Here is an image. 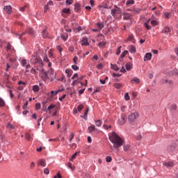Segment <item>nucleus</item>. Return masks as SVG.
<instances>
[{
    "label": "nucleus",
    "mask_w": 178,
    "mask_h": 178,
    "mask_svg": "<svg viewBox=\"0 0 178 178\" xmlns=\"http://www.w3.org/2000/svg\"><path fill=\"white\" fill-rule=\"evenodd\" d=\"M81 10V9L80 8V3H75L74 4V12H76V13H79V12H80Z\"/></svg>",
    "instance_id": "9d476101"
},
{
    "label": "nucleus",
    "mask_w": 178,
    "mask_h": 178,
    "mask_svg": "<svg viewBox=\"0 0 178 178\" xmlns=\"http://www.w3.org/2000/svg\"><path fill=\"white\" fill-rule=\"evenodd\" d=\"M86 90V89H81L79 90V95H81V94H83V92H84V91Z\"/></svg>",
    "instance_id": "680f3d73"
},
{
    "label": "nucleus",
    "mask_w": 178,
    "mask_h": 178,
    "mask_svg": "<svg viewBox=\"0 0 178 178\" xmlns=\"http://www.w3.org/2000/svg\"><path fill=\"white\" fill-rule=\"evenodd\" d=\"M129 148H130L129 145H126L123 146L124 151H129Z\"/></svg>",
    "instance_id": "8fccbe9b"
},
{
    "label": "nucleus",
    "mask_w": 178,
    "mask_h": 178,
    "mask_svg": "<svg viewBox=\"0 0 178 178\" xmlns=\"http://www.w3.org/2000/svg\"><path fill=\"white\" fill-rule=\"evenodd\" d=\"M128 54H129V51L125 50V51H124L123 53L121 54L120 57L121 58H124V56H126V55Z\"/></svg>",
    "instance_id": "72a5a7b5"
},
{
    "label": "nucleus",
    "mask_w": 178,
    "mask_h": 178,
    "mask_svg": "<svg viewBox=\"0 0 178 178\" xmlns=\"http://www.w3.org/2000/svg\"><path fill=\"white\" fill-rule=\"evenodd\" d=\"M42 35L43 38H48V32H47V30H43L42 32Z\"/></svg>",
    "instance_id": "4be33fe9"
},
{
    "label": "nucleus",
    "mask_w": 178,
    "mask_h": 178,
    "mask_svg": "<svg viewBox=\"0 0 178 178\" xmlns=\"http://www.w3.org/2000/svg\"><path fill=\"white\" fill-rule=\"evenodd\" d=\"M47 76H49V77L51 79H56V77L55 76H56V73L54 72V70H49L47 72Z\"/></svg>",
    "instance_id": "423d86ee"
},
{
    "label": "nucleus",
    "mask_w": 178,
    "mask_h": 178,
    "mask_svg": "<svg viewBox=\"0 0 178 178\" xmlns=\"http://www.w3.org/2000/svg\"><path fill=\"white\" fill-rule=\"evenodd\" d=\"M132 83H136V84H138L140 83V79L137 77H134L131 81Z\"/></svg>",
    "instance_id": "5701e85b"
},
{
    "label": "nucleus",
    "mask_w": 178,
    "mask_h": 178,
    "mask_svg": "<svg viewBox=\"0 0 178 178\" xmlns=\"http://www.w3.org/2000/svg\"><path fill=\"white\" fill-rule=\"evenodd\" d=\"M145 29H147V30H151V26H149V25H148V22H145Z\"/></svg>",
    "instance_id": "37998d69"
},
{
    "label": "nucleus",
    "mask_w": 178,
    "mask_h": 178,
    "mask_svg": "<svg viewBox=\"0 0 178 178\" xmlns=\"http://www.w3.org/2000/svg\"><path fill=\"white\" fill-rule=\"evenodd\" d=\"M163 165L166 168H172V166H173V162L168 161V162L164 163Z\"/></svg>",
    "instance_id": "dca6fc26"
},
{
    "label": "nucleus",
    "mask_w": 178,
    "mask_h": 178,
    "mask_svg": "<svg viewBox=\"0 0 178 178\" xmlns=\"http://www.w3.org/2000/svg\"><path fill=\"white\" fill-rule=\"evenodd\" d=\"M26 33H27V34H30L31 35H34V34H35L34 29H33L31 27L27 28Z\"/></svg>",
    "instance_id": "f8f14e48"
},
{
    "label": "nucleus",
    "mask_w": 178,
    "mask_h": 178,
    "mask_svg": "<svg viewBox=\"0 0 178 178\" xmlns=\"http://www.w3.org/2000/svg\"><path fill=\"white\" fill-rule=\"evenodd\" d=\"M43 60H44V62H47V63H49V59H48V56H45L43 58Z\"/></svg>",
    "instance_id": "864d4df0"
},
{
    "label": "nucleus",
    "mask_w": 178,
    "mask_h": 178,
    "mask_svg": "<svg viewBox=\"0 0 178 178\" xmlns=\"http://www.w3.org/2000/svg\"><path fill=\"white\" fill-rule=\"evenodd\" d=\"M123 19H124V20H129V19H130V15H129V14L124 15Z\"/></svg>",
    "instance_id": "f704fd0d"
},
{
    "label": "nucleus",
    "mask_w": 178,
    "mask_h": 178,
    "mask_svg": "<svg viewBox=\"0 0 178 178\" xmlns=\"http://www.w3.org/2000/svg\"><path fill=\"white\" fill-rule=\"evenodd\" d=\"M5 106V101L0 97V107Z\"/></svg>",
    "instance_id": "e433bc0d"
},
{
    "label": "nucleus",
    "mask_w": 178,
    "mask_h": 178,
    "mask_svg": "<svg viewBox=\"0 0 178 178\" xmlns=\"http://www.w3.org/2000/svg\"><path fill=\"white\" fill-rule=\"evenodd\" d=\"M121 48H122V46H120V47L117 49L116 55H120V52H122V51L120 50Z\"/></svg>",
    "instance_id": "a19ab883"
},
{
    "label": "nucleus",
    "mask_w": 178,
    "mask_h": 178,
    "mask_svg": "<svg viewBox=\"0 0 178 178\" xmlns=\"http://www.w3.org/2000/svg\"><path fill=\"white\" fill-rule=\"evenodd\" d=\"M122 83H116L114 84V87L117 89L122 88Z\"/></svg>",
    "instance_id": "c756f323"
},
{
    "label": "nucleus",
    "mask_w": 178,
    "mask_h": 178,
    "mask_svg": "<svg viewBox=\"0 0 178 178\" xmlns=\"http://www.w3.org/2000/svg\"><path fill=\"white\" fill-rule=\"evenodd\" d=\"M21 65L22 67H24L27 65V60L26 59H22L21 60Z\"/></svg>",
    "instance_id": "a878e982"
},
{
    "label": "nucleus",
    "mask_w": 178,
    "mask_h": 178,
    "mask_svg": "<svg viewBox=\"0 0 178 178\" xmlns=\"http://www.w3.org/2000/svg\"><path fill=\"white\" fill-rule=\"evenodd\" d=\"M161 83H163V84H166V83H168V84H170V86H173V81L172 80L163 79L161 81Z\"/></svg>",
    "instance_id": "2eb2a0df"
},
{
    "label": "nucleus",
    "mask_w": 178,
    "mask_h": 178,
    "mask_svg": "<svg viewBox=\"0 0 178 178\" xmlns=\"http://www.w3.org/2000/svg\"><path fill=\"white\" fill-rule=\"evenodd\" d=\"M151 24H152V26H156L157 22L156 20H152L151 21Z\"/></svg>",
    "instance_id": "e2e57ef3"
},
{
    "label": "nucleus",
    "mask_w": 178,
    "mask_h": 178,
    "mask_svg": "<svg viewBox=\"0 0 178 178\" xmlns=\"http://www.w3.org/2000/svg\"><path fill=\"white\" fill-rule=\"evenodd\" d=\"M106 43L104 42H101L98 44L99 48H104L105 47Z\"/></svg>",
    "instance_id": "4c0bfd02"
},
{
    "label": "nucleus",
    "mask_w": 178,
    "mask_h": 178,
    "mask_svg": "<svg viewBox=\"0 0 178 178\" xmlns=\"http://www.w3.org/2000/svg\"><path fill=\"white\" fill-rule=\"evenodd\" d=\"M24 34V33H22V34H19V33H16L15 34V37L17 38H19V40H20V38H22V37L23 36V35Z\"/></svg>",
    "instance_id": "ea45409f"
},
{
    "label": "nucleus",
    "mask_w": 178,
    "mask_h": 178,
    "mask_svg": "<svg viewBox=\"0 0 178 178\" xmlns=\"http://www.w3.org/2000/svg\"><path fill=\"white\" fill-rule=\"evenodd\" d=\"M177 148V144H176V143H173L167 147V151L168 152H170V154H172L176 151Z\"/></svg>",
    "instance_id": "20e7f679"
},
{
    "label": "nucleus",
    "mask_w": 178,
    "mask_h": 178,
    "mask_svg": "<svg viewBox=\"0 0 178 178\" xmlns=\"http://www.w3.org/2000/svg\"><path fill=\"white\" fill-rule=\"evenodd\" d=\"M3 9L6 12V13H8V15H10V13H12V6H5Z\"/></svg>",
    "instance_id": "1a4fd4ad"
},
{
    "label": "nucleus",
    "mask_w": 178,
    "mask_h": 178,
    "mask_svg": "<svg viewBox=\"0 0 178 178\" xmlns=\"http://www.w3.org/2000/svg\"><path fill=\"white\" fill-rule=\"evenodd\" d=\"M125 69H126V70H128V71L131 70V63H126Z\"/></svg>",
    "instance_id": "393cba45"
},
{
    "label": "nucleus",
    "mask_w": 178,
    "mask_h": 178,
    "mask_svg": "<svg viewBox=\"0 0 178 178\" xmlns=\"http://www.w3.org/2000/svg\"><path fill=\"white\" fill-rule=\"evenodd\" d=\"M60 37L63 41H66L67 40V36H66L63 34L60 35Z\"/></svg>",
    "instance_id": "49530a36"
},
{
    "label": "nucleus",
    "mask_w": 178,
    "mask_h": 178,
    "mask_svg": "<svg viewBox=\"0 0 178 178\" xmlns=\"http://www.w3.org/2000/svg\"><path fill=\"white\" fill-rule=\"evenodd\" d=\"M64 98H66V95H63L62 97H59V101H63Z\"/></svg>",
    "instance_id": "69168bd1"
},
{
    "label": "nucleus",
    "mask_w": 178,
    "mask_h": 178,
    "mask_svg": "<svg viewBox=\"0 0 178 178\" xmlns=\"http://www.w3.org/2000/svg\"><path fill=\"white\" fill-rule=\"evenodd\" d=\"M134 13H140V12H141V10H140V8H136L134 9Z\"/></svg>",
    "instance_id": "09e8293b"
},
{
    "label": "nucleus",
    "mask_w": 178,
    "mask_h": 178,
    "mask_svg": "<svg viewBox=\"0 0 178 178\" xmlns=\"http://www.w3.org/2000/svg\"><path fill=\"white\" fill-rule=\"evenodd\" d=\"M7 127H8V129H15V126H13V124H10V123H8V124Z\"/></svg>",
    "instance_id": "c03bdc74"
},
{
    "label": "nucleus",
    "mask_w": 178,
    "mask_h": 178,
    "mask_svg": "<svg viewBox=\"0 0 178 178\" xmlns=\"http://www.w3.org/2000/svg\"><path fill=\"white\" fill-rule=\"evenodd\" d=\"M49 9V7H48V5L44 6V13H47Z\"/></svg>",
    "instance_id": "bf43d9fd"
},
{
    "label": "nucleus",
    "mask_w": 178,
    "mask_h": 178,
    "mask_svg": "<svg viewBox=\"0 0 178 178\" xmlns=\"http://www.w3.org/2000/svg\"><path fill=\"white\" fill-rule=\"evenodd\" d=\"M178 70L177 69H174L172 71L170 72V76H177Z\"/></svg>",
    "instance_id": "a211bd4d"
},
{
    "label": "nucleus",
    "mask_w": 178,
    "mask_h": 178,
    "mask_svg": "<svg viewBox=\"0 0 178 178\" xmlns=\"http://www.w3.org/2000/svg\"><path fill=\"white\" fill-rule=\"evenodd\" d=\"M77 155V152H75L72 156L70 161H73V159H76V156Z\"/></svg>",
    "instance_id": "052dcab7"
},
{
    "label": "nucleus",
    "mask_w": 178,
    "mask_h": 178,
    "mask_svg": "<svg viewBox=\"0 0 178 178\" xmlns=\"http://www.w3.org/2000/svg\"><path fill=\"white\" fill-rule=\"evenodd\" d=\"M116 10H115V9H112V10H111V15H112V16H115V15H116V13H118L116 12Z\"/></svg>",
    "instance_id": "603ef678"
},
{
    "label": "nucleus",
    "mask_w": 178,
    "mask_h": 178,
    "mask_svg": "<svg viewBox=\"0 0 178 178\" xmlns=\"http://www.w3.org/2000/svg\"><path fill=\"white\" fill-rule=\"evenodd\" d=\"M103 127H104V129L106 130H109V129H111L112 128V126L109 125V126H107L106 124H104L103 125Z\"/></svg>",
    "instance_id": "de8ad7c7"
},
{
    "label": "nucleus",
    "mask_w": 178,
    "mask_h": 178,
    "mask_svg": "<svg viewBox=\"0 0 178 178\" xmlns=\"http://www.w3.org/2000/svg\"><path fill=\"white\" fill-rule=\"evenodd\" d=\"M170 31H172V27L165 26L163 29L161 33L165 34L166 35H168V34L170 35Z\"/></svg>",
    "instance_id": "39448f33"
},
{
    "label": "nucleus",
    "mask_w": 178,
    "mask_h": 178,
    "mask_svg": "<svg viewBox=\"0 0 178 178\" xmlns=\"http://www.w3.org/2000/svg\"><path fill=\"white\" fill-rule=\"evenodd\" d=\"M111 69H112V70H115V72H118V70H119V67H118V65L116 64H111Z\"/></svg>",
    "instance_id": "f3484780"
},
{
    "label": "nucleus",
    "mask_w": 178,
    "mask_h": 178,
    "mask_svg": "<svg viewBox=\"0 0 178 178\" xmlns=\"http://www.w3.org/2000/svg\"><path fill=\"white\" fill-rule=\"evenodd\" d=\"M103 67H104V65L101 63L97 65V69H102Z\"/></svg>",
    "instance_id": "774afa93"
},
{
    "label": "nucleus",
    "mask_w": 178,
    "mask_h": 178,
    "mask_svg": "<svg viewBox=\"0 0 178 178\" xmlns=\"http://www.w3.org/2000/svg\"><path fill=\"white\" fill-rule=\"evenodd\" d=\"M113 77H120V76H122V74L113 73Z\"/></svg>",
    "instance_id": "0e129e2a"
},
{
    "label": "nucleus",
    "mask_w": 178,
    "mask_h": 178,
    "mask_svg": "<svg viewBox=\"0 0 178 178\" xmlns=\"http://www.w3.org/2000/svg\"><path fill=\"white\" fill-rule=\"evenodd\" d=\"M106 161L107 162H111L112 161V157L108 156L106 158Z\"/></svg>",
    "instance_id": "13d9d810"
},
{
    "label": "nucleus",
    "mask_w": 178,
    "mask_h": 178,
    "mask_svg": "<svg viewBox=\"0 0 178 178\" xmlns=\"http://www.w3.org/2000/svg\"><path fill=\"white\" fill-rule=\"evenodd\" d=\"M30 63L34 65V67L36 68V70L44 74V79H49L48 76V72L44 70V63L41 58H39L36 56H33L32 58L30 59Z\"/></svg>",
    "instance_id": "f257e3e1"
},
{
    "label": "nucleus",
    "mask_w": 178,
    "mask_h": 178,
    "mask_svg": "<svg viewBox=\"0 0 178 178\" xmlns=\"http://www.w3.org/2000/svg\"><path fill=\"white\" fill-rule=\"evenodd\" d=\"M152 58V54L146 53L145 56H144L143 60L145 62H147V60H151Z\"/></svg>",
    "instance_id": "6e6552de"
},
{
    "label": "nucleus",
    "mask_w": 178,
    "mask_h": 178,
    "mask_svg": "<svg viewBox=\"0 0 178 178\" xmlns=\"http://www.w3.org/2000/svg\"><path fill=\"white\" fill-rule=\"evenodd\" d=\"M137 118H138V113H131L128 116V122L130 123V124H133L134 122L137 120Z\"/></svg>",
    "instance_id": "7ed1b4c3"
},
{
    "label": "nucleus",
    "mask_w": 178,
    "mask_h": 178,
    "mask_svg": "<svg viewBox=\"0 0 178 178\" xmlns=\"http://www.w3.org/2000/svg\"><path fill=\"white\" fill-rule=\"evenodd\" d=\"M95 124L97 127H101V126H102V121H101V120H95Z\"/></svg>",
    "instance_id": "412c9836"
},
{
    "label": "nucleus",
    "mask_w": 178,
    "mask_h": 178,
    "mask_svg": "<svg viewBox=\"0 0 178 178\" xmlns=\"http://www.w3.org/2000/svg\"><path fill=\"white\" fill-rule=\"evenodd\" d=\"M88 130L89 133H92V131L95 130V125H91L90 127H88Z\"/></svg>",
    "instance_id": "b1692460"
},
{
    "label": "nucleus",
    "mask_w": 178,
    "mask_h": 178,
    "mask_svg": "<svg viewBox=\"0 0 178 178\" xmlns=\"http://www.w3.org/2000/svg\"><path fill=\"white\" fill-rule=\"evenodd\" d=\"M63 13H68L70 14V8H63L62 10Z\"/></svg>",
    "instance_id": "cd10ccee"
},
{
    "label": "nucleus",
    "mask_w": 178,
    "mask_h": 178,
    "mask_svg": "<svg viewBox=\"0 0 178 178\" xmlns=\"http://www.w3.org/2000/svg\"><path fill=\"white\" fill-rule=\"evenodd\" d=\"M164 15L166 19H169L170 17V13H165Z\"/></svg>",
    "instance_id": "4d7b16f0"
},
{
    "label": "nucleus",
    "mask_w": 178,
    "mask_h": 178,
    "mask_svg": "<svg viewBox=\"0 0 178 178\" xmlns=\"http://www.w3.org/2000/svg\"><path fill=\"white\" fill-rule=\"evenodd\" d=\"M87 45H89V43H88V40L86 38H83L82 39V43H81V46L82 47H86Z\"/></svg>",
    "instance_id": "ddd939ff"
},
{
    "label": "nucleus",
    "mask_w": 178,
    "mask_h": 178,
    "mask_svg": "<svg viewBox=\"0 0 178 178\" xmlns=\"http://www.w3.org/2000/svg\"><path fill=\"white\" fill-rule=\"evenodd\" d=\"M73 3V0H66L67 5H72Z\"/></svg>",
    "instance_id": "6e6d98bb"
},
{
    "label": "nucleus",
    "mask_w": 178,
    "mask_h": 178,
    "mask_svg": "<svg viewBox=\"0 0 178 178\" xmlns=\"http://www.w3.org/2000/svg\"><path fill=\"white\" fill-rule=\"evenodd\" d=\"M88 112H90V108H88L86 109V111L84 113L83 115H81V118H82L83 119H84L85 120H87V116L88 115Z\"/></svg>",
    "instance_id": "4468645a"
},
{
    "label": "nucleus",
    "mask_w": 178,
    "mask_h": 178,
    "mask_svg": "<svg viewBox=\"0 0 178 178\" xmlns=\"http://www.w3.org/2000/svg\"><path fill=\"white\" fill-rule=\"evenodd\" d=\"M28 106H29V101H26L25 102V104L23 105L22 108L23 109H26Z\"/></svg>",
    "instance_id": "a18cd8bd"
},
{
    "label": "nucleus",
    "mask_w": 178,
    "mask_h": 178,
    "mask_svg": "<svg viewBox=\"0 0 178 178\" xmlns=\"http://www.w3.org/2000/svg\"><path fill=\"white\" fill-rule=\"evenodd\" d=\"M31 72H32L33 74H38V72H37V68H32L31 70Z\"/></svg>",
    "instance_id": "473e14b6"
},
{
    "label": "nucleus",
    "mask_w": 178,
    "mask_h": 178,
    "mask_svg": "<svg viewBox=\"0 0 178 178\" xmlns=\"http://www.w3.org/2000/svg\"><path fill=\"white\" fill-rule=\"evenodd\" d=\"M126 5L129 6V5H134V0H127L126 2Z\"/></svg>",
    "instance_id": "bb28decb"
},
{
    "label": "nucleus",
    "mask_w": 178,
    "mask_h": 178,
    "mask_svg": "<svg viewBox=\"0 0 178 178\" xmlns=\"http://www.w3.org/2000/svg\"><path fill=\"white\" fill-rule=\"evenodd\" d=\"M83 108H84V106H83L82 104H79L77 106V111L78 112H81V111H83Z\"/></svg>",
    "instance_id": "7c9ffc66"
},
{
    "label": "nucleus",
    "mask_w": 178,
    "mask_h": 178,
    "mask_svg": "<svg viewBox=\"0 0 178 178\" xmlns=\"http://www.w3.org/2000/svg\"><path fill=\"white\" fill-rule=\"evenodd\" d=\"M129 52L131 54H136V46L131 45V48L129 49Z\"/></svg>",
    "instance_id": "6ab92c4d"
},
{
    "label": "nucleus",
    "mask_w": 178,
    "mask_h": 178,
    "mask_svg": "<svg viewBox=\"0 0 178 178\" xmlns=\"http://www.w3.org/2000/svg\"><path fill=\"white\" fill-rule=\"evenodd\" d=\"M38 163L42 168H45V166H47V161H45L44 159H40Z\"/></svg>",
    "instance_id": "9b49d317"
},
{
    "label": "nucleus",
    "mask_w": 178,
    "mask_h": 178,
    "mask_svg": "<svg viewBox=\"0 0 178 178\" xmlns=\"http://www.w3.org/2000/svg\"><path fill=\"white\" fill-rule=\"evenodd\" d=\"M25 10H26V6L19 8V11L20 12H24Z\"/></svg>",
    "instance_id": "338daca9"
},
{
    "label": "nucleus",
    "mask_w": 178,
    "mask_h": 178,
    "mask_svg": "<svg viewBox=\"0 0 178 178\" xmlns=\"http://www.w3.org/2000/svg\"><path fill=\"white\" fill-rule=\"evenodd\" d=\"M72 70H79V66H77V65H76V64L75 65H72Z\"/></svg>",
    "instance_id": "79ce46f5"
},
{
    "label": "nucleus",
    "mask_w": 178,
    "mask_h": 178,
    "mask_svg": "<svg viewBox=\"0 0 178 178\" xmlns=\"http://www.w3.org/2000/svg\"><path fill=\"white\" fill-rule=\"evenodd\" d=\"M124 97L125 101H130V96L129 95V92L125 93Z\"/></svg>",
    "instance_id": "2f4dec72"
},
{
    "label": "nucleus",
    "mask_w": 178,
    "mask_h": 178,
    "mask_svg": "<svg viewBox=\"0 0 178 178\" xmlns=\"http://www.w3.org/2000/svg\"><path fill=\"white\" fill-rule=\"evenodd\" d=\"M97 26H98L99 31H101V29L103 27H105V26L104 25V24H101V23H97Z\"/></svg>",
    "instance_id": "c85d7f7f"
},
{
    "label": "nucleus",
    "mask_w": 178,
    "mask_h": 178,
    "mask_svg": "<svg viewBox=\"0 0 178 178\" xmlns=\"http://www.w3.org/2000/svg\"><path fill=\"white\" fill-rule=\"evenodd\" d=\"M35 109H37V111H39V109H41V104L37 103L35 104Z\"/></svg>",
    "instance_id": "58836bf2"
},
{
    "label": "nucleus",
    "mask_w": 178,
    "mask_h": 178,
    "mask_svg": "<svg viewBox=\"0 0 178 178\" xmlns=\"http://www.w3.org/2000/svg\"><path fill=\"white\" fill-rule=\"evenodd\" d=\"M38 91H40V86H38V85H34L33 86V92H38Z\"/></svg>",
    "instance_id": "aec40b11"
},
{
    "label": "nucleus",
    "mask_w": 178,
    "mask_h": 178,
    "mask_svg": "<svg viewBox=\"0 0 178 178\" xmlns=\"http://www.w3.org/2000/svg\"><path fill=\"white\" fill-rule=\"evenodd\" d=\"M108 138L112 144H113V148L116 149L123 145V139L118 136V134L115 132H113L111 135L108 136Z\"/></svg>",
    "instance_id": "f03ea898"
},
{
    "label": "nucleus",
    "mask_w": 178,
    "mask_h": 178,
    "mask_svg": "<svg viewBox=\"0 0 178 178\" xmlns=\"http://www.w3.org/2000/svg\"><path fill=\"white\" fill-rule=\"evenodd\" d=\"M43 172L44 175H49V169L48 168H44Z\"/></svg>",
    "instance_id": "3c124183"
},
{
    "label": "nucleus",
    "mask_w": 178,
    "mask_h": 178,
    "mask_svg": "<svg viewBox=\"0 0 178 178\" xmlns=\"http://www.w3.org/2000/svg\"><path fill=\"white\" fill-rule=\"evenodd\" d=\"M25 138H26L28 141H30V138H31V135H30V134L29 133H26L25 134Z\"/></svg>",
    "instance_id": "c9c22d12"
},
{
    "label": "nucleus",
    "mask_w": 178,
    "mask_h": 178,
    "mask_svg": "<svg viewBox=\"0 0 178 178\" xmlns=\"http://www.w3.org/2000/svg\"><path fill=\"white\" fill-rule=\"evenodd\" d=\"M127 120L126 115H121V120H118V123L120 124V126H123L124 123H126V120Z\"/></svg>",
    "instance_id": "0eeeda50"
},
{
    "label": "nucleus",
    "mask_w": 178,
    "mask_h": 178,
    "mask_svg": "<svg viewBox=\"0 0 178 178\" xmlns=\"http://www.w3.org/2000/svg\"><path fill=\"white\" fill-rule=\"evenodd\" d=\"M79 58H77V56H75L74 58H73V62L74 63V65H77V60H78Z\"/></svg>",
    "instance_id": "5fc2aeb1"
}]
</instances>
